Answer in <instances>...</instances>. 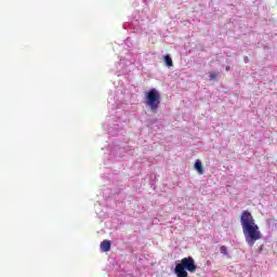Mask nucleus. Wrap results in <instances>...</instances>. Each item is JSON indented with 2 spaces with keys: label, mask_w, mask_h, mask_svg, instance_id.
<instances>
[{
  "label": "nucleus",
  "mask_w": 277,
  "mask_h": 277,
  "mask_svg": "<svg viewBox=\"0 0 277 277\" xmlns=\"http://www.w3.org/2000/svg\"><path fill=\"white\" fill-rule=\"evenodd\" d=\"M164 64H167L169 68H172V66H174V63L172 62V57H170V55H164Z\"/></svg>",
  "instance_id": "nucleus-6"
},
{
  "label": "nucleus",
  "mask_w": 277,
  "mask_h": 277,
  "mask_svg": "<svg viewBox=\"0 0 277 277\" xmlns=\"http://www.w3.org/2000/svg\"><path fill=\"white\" fill-rule=\"evenodd\" d=\"M226 70H230V66H227V67H226Z\"/></svg>",
  "instance_id": "nucleus-10"
},
{
  "label": "nucleus",
  "mask_w": 277,
  "mask_h": 277,
  "mask_svg": "<svg viewBox=\"0 0 277 277\" xmlns=\"http://www.w3.org/2000/svg\"><path fill=\"white\" fill-rule=\"evenodd\" d=\"M101 250L103 252H109L111 250V241L109 240H103L101 242Z\"/></svg>",
  "instance_id": "nucleus-4"
},
{
  "label": "nucleus",
  "mask_w": 277,
  "mask_h": 277,
  "mask_svg": "<svg viewBox=\"0 0 277 277\" xmlns=\"http://www.w3.org/2000/svg\"><path fill=\"white\" fill-rule=\"evenodd\" d=\"M240 224L242 226L245 239L248 246L252 248V246H254V243H256V241L261 239L262 235L261 229L259 228V225L254 221V216H252V213H250V211H242L240 215Z\"/></svg>",
  "instance_id": "nucleus-1"
},
{
  "label": "nucleus",
  "mask_w": 277,
  "mask_h": 277,
  "mask_svg": "<svg viewBox=\"0 0 277 277\" xmlns=\"http://www.w3.org/2000/svg\"><path fill=\"white\" fill-rule=\"evenodd\" d=\"M145 105L153 114H157L161 105V93L157 89H150L145 93Z\"/></svg>",
  "instance_id": "nucleus-3"
},
{
  "label": "nucleus",
  "mask_w": 277,
  "mask_h": 277,
  "mask_svg": "<svg viewBox=\"0 0 277 277\" xmlns=\"http://www.w3.org/2000/svg\"><path fill=\"white\" fill-rule=\"evenodd\" d=\"M220 252L221 254H224V256H228V249L226 248V246H221Z\"/></svg>",
  "instance_id": "nucleus-7"
},
{
  "label": "nucleus",
  "mask_w": 277,
  "mask_h": 277,
  "mask_svg": "<svg viewBox=\"0 0 277 277\" xmlns=\"http://www.w3.org/2000/svg\"><path fill=\"white\" fill-rule=\"evenodd\" d=\"M196 269H198V265H196V260H194L192 256L183 258L181 260V263L175 265L174 274L176 277H188L189 272L190 274L196 273Z\"/></svg>",
  "instance_id": "nucleus-2"
},
{
  "label": "nucleus",
  "mask_w": 277,
  "mask_h": 277,
  "mask_svg": "<svg viewBox=\"0 0 277 277\" xmlns=\"http://www.w3.org/2000/svg\"><path fill=\"white\" fill-rule=\"evenodd\" d=\"M209 77H210V81H213V80L217 79V72L211 71Z\"/></svg>",
  "instance_id": "nucleus-8"
},
{
  "label": "nucleus",
  "mask_w": 277,
  "mask_h": 277,
  "mask_svg": "<svg viewBox=\"0 0 277 277\" xmlns=\"http://www.w3.org/2000/svg\"><path fill=\"white\" fill-rule=\"evenodd\" d=\"M263 246L259 247V252H263Z\"/></svg>",
  "instance_id": "nucleus-9"
},
{
  "label": "nucleus",
  "mask_w": 277,
  "mask_h": 277,
  "mask_svg": "<svg viewBox=\"0 0 277 277\" xmlns=\"http://www.w3.org/2000/svg\"><path fill=\"white\" fill-rule=\"evenodd\" d=\"M195 170L198 172V174H205V168L202 167V162L200 160H196Z\"/></svg>",
  "instance_id": "nucleus-5"
}]
</instances>
